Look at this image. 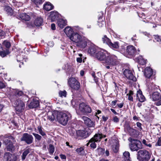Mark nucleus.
Instances as JSON below:
<instances>
[{"mask_svg":"<svg viewBox=\"0 0 161 161\" xmlns=\"http://www.w3.org/2000/svg\"><path fill=\"white\" fill-rule=\"evenodd\" d=\"M95 142L93 140H91V139L89 140V142L90 143V146L91 148L94 149L96 147Z\"/></svg>","mask_w":161,"mask_h":161,"instance_id":"obj_44","label":"nucleus"},{"mask_svg":"<svg viewBox=\"0 0 161 161\" xmlns=\"http://www.w3.org/2000/svg\"><path fill=\"white\" fill-rule=\"evenodd\" d=\"M31 1L37 5L42 3V0H31Z\"/></svg>","mask_w":161,"mask_h":161,"instance_id":"obj_49","label":"nucleus"},{"mask_svg":"<svg viewBox=\"0 0 161 161\" xmlns=\"http://www.w3.org/2000/svg\"><path fill=\"white\" fill-rule=\"evenodd\" d=\"M81 35L77 33H74L69 38L71 40L75 43H77L82 38Z\"/></svg>","mask_w":161,"mask_h":161,"instance_id":"obj_15","label":"nucleus"},{"mask_svg":"<svg viewBox=\"0 0 161 161\" xmlns=\"http://www.w3.org/2000/svg\"><path fill=\"white\" fill-rule=\"evenodd\" d=\"M57 24L61 28H63L67 25V21L63 19H59L58 21Z\"/></svg>","mask_w":161,"mask_h":161,"instance_id":"obj_28","label":"nucleus"},{"mask_svg":"<svg viewBox=\"0 0 161 161\" xmlns=\"http://www.w3.org/2000/svg\"><path fill=\"white\" fill-rule=\"evenodd\" d=\"M37 130L39 133L42 136H45L46 135L45 133L44 132L42 129V127L40 126H39L37 127Z\"/></svg>","mask_w":161,"mask_h":161,"instance_id":"obj_41","label":"nucleus"},{"mask_svg":"<svg viewBox=\"0 0 161 161\" xmlns=\"http://www.w3.org/2000/svg\"><path fill=\"white\" fill-rule=\"evenodd\" d=\"M13 104L17 111L21 112L24 109L25 103L20 99H18L16 100L14 102Z\"/></svg>","mask_w":161,"mask_h":161,"instance_id":"obj_7","label":"nucleus"},{"mask_svg":"<svg viewBox=\"0 0 161 161\" xmlns=\"http://www.w3.org/2000/svg\"><path fill=\"white\" fill-rule=\"evenodd\" d=\"M109 46L114 50L118 49L119 47V43L117 42H115L113 43L111 42Z\"/></svg>","mask_w":161,"mask_h":161,"instance_id":"obj_31","label":"nucleus"},{"mask_svg":"<svg viewBox=\"0 0 161 161\" xmlns=\"http://www.w3.org/2000/svg\"><path fill=\"white\" fill-rule=\"evenodd\" d=\"M102 40L103 43L107 44L108 46L111 42V40L106 35H104L102 38Z\"/></svg>","mask_w":161,"mask_h":161,"instance_id":"obj_36","label":"nucleus"},{"mask_svg":"<svg viewBox=\"0 0 161 161\" xmlns=\"http://www.w3.org/2000/svg\"><path fill=\"white\" fill-rule=\"evenodd\" d=\"M138 63L142 65H144L146 63V60L142 56H139L138 58Z\"/></svg>","mask_w":161,"mask_h":161,"instance_id":"obj_33","label":"nucleus"},{"mask_svg":"<svg viewBox=\"0 0 161 161\" xmlns=\"http://www.w3.org/2000/svg\"><path fill=\"white\" fill-rule=\"evenodd\" d=\"M87 39L85 37H82L77 43L75 44L76 46L81 48H85L87 46Z\"/></svg>","mask_w":161,"mask_h":161,"instance_id":"obj_11","label":"nucleus"},{"mask_svg":"<svg viewBox=\"0 0 161 161\" xmlns=\"http://www.w3.org/2000/svg\"><path fill=\"white\" fill-rule=\"evenodd\" d=\"M126 51L129 54L133 55L136 52V49L133 46H129L127 47Z\"/></svg>","mask_w":161,"mask_h":161,"instance_id":"obj_20","label":"nucleus"},{"mask_svg":"<svg viewBox=\"0 0 161 161\" xmlns=\"http://www.w3.org/2000/svg\"><path fill=\"white\" fill-rule=\"evenodd\" d=\"M110 144L113 151L115 153H117L119 150V147L118 140L116 139H112L110 141Z\"/></svg>","mask_w":161,"mask_h":161,"instance_id":"obj_10","label":"nucleus"},{"mask_svg":"<svg viewBox=\"0 0 161 161\" xmlns=\"http://www.w3.org/2000/svg\"><path fill=\"white\" fill-rule=\"evenodd\" d=\"M103 17H99L98 22V25L100 27H102L104 26L105 24V23L104 22L103 19L102 20H100V19H102Z\"/></svg>","mask_w":161,"mask_h":161,"instance_id":"obj_40","label":"nucleus"},{"mask_svg":"<svg viewBox=\"0 0 161 161\" xmlns=\"http://www.w3.org/2000/svg\"><path fill=\"white\" fill-rule=\"evenodd\" d=\"M39 103L38 100L33 99V100L29 104L28 106L30 108H33L38 107Z\"/></svg>","mask_w":161,"mask_h":161,"instance_id":"obj_24","label":"nucleus"},{"mask_svg":"<svg viewBox=\"0 0 161 161\" xmlns=\"http://www.w3.org/2000/svg\"><path fill=\"white\" fill-rule=\"evenodd\" d=\"M125 130H127L131 135H134L136 132V130L131 128L129 125H127L125 127Z\"/></svg>","mask_w":161,"mask_h":161,"instance_id":"obj_21","label":"nucleus"},{"mask_svg":"<svg viewBox=\"0 0 161 161\" xmlns=\"http://www.w3.org/2000/svg\"><path fill=\"white\" fill-rule=\"evenodd\" d=\"M155 41L161 43V36L156 35L154 36Z\"/></svg>","mask_w":161,"mask_h":161,"instance_id":"obj_51","label":"nucleus"},{"mask_svg":"<svg viewBox=\"0 0 161 161\" xmlns=\"http://www.w3.org/2000/svg\"><path fill=\"white\" fill-rule=\"evenodd\" d=\"M7 53L4 51H0V55L2 57H5Z\"/></svg>","mask_w":161,"mask_h":161,"instance_id":"obj_53","label":"nucleus"},{"mask_svg":"<svg viewBox=\"0 0 161 161\" xmlns=\"http://www.w3.org/2000/svg\"><path fill=\"white\" fill-rule=\"evenodd\" d=\"M131 143L130 144V148L132 151H137L142 148L141 142L139 140L131 139Z\"/></svg>","mask_w":161,"mask_h":161,"instance_id":"obj_5","label":"nucleus"},{"mask_svg":"<svg viewBox=\"0 0 161 161\" xmlns=\"http://www.w3.org/2000/svg\"><path fill=\"white\" fill-rule=\"evenodd\" d=\"M82 119L84 121L85 124L88 127H95V122L92 121L88 118L83 116L82 117Z\"/></svg>","mask_w":161,"mask_h":161,"instance_id":"obj_14","label":"nucleus"},{"mask_svg":"<svg viewBox=\"0 0 161 161\" xmlns=\"http://www.w3.org/2000/svg\"><path fill=\"white\" fill-rule=\"evenodd\" d=\"M124 159L125 161H131L130 154L128 152L125 151L123 153Z\"/></svg>","mask_w":161,"mask_h":161,"instance_id":"obj_32","label":"nucleus"},{"mask_svg":"<svg viewBox=\"0 0 161 161\" xmlns=\"http://www.w3.org/2000/svg\"><path fill=\"white\" fill-rule=\"evenodd\" d=\"M58 94L59 96L61 97H65L66 96L67 92L65 90L60 91Z\"/></svg>","mask_w":161,"mask_h":161,"instance_id":"obj_42","label":"nucleus"},{"mask_svg":"<svg viewBox=\"0 0 161 161\" xmlns=\"http://www.w3.org/2000/svg\"><path fill=\"white\" fill-rule=\"evenodd\" d=\"M4 45L7 48H9L11 46L10 43L9 42L7 41H4L3 43Z\"/></svg>","mask_w":161,"mask_h":161,"instance_id":"obj_50","label":"nucleus"},{"mask_svg":"<svg viewBox=\"0 0 161 161\" xmlns=\"http://www.w3.org/2000/svg\"><path fill=\"white\" fill-rule=\"evenodd\" d=\"M32 134L34 136L36 139L38 141H40L42 139V136L37 134L33 133Z\"/></svg>","mask_w":161,"mask_h":161,"instance_id":"obj_48","label":"nucleus"},{"mask_svg":"<svg viewBox=\"0 0 161 161\" xmlns=\"http://www.w3.org/2000/svg\"><path fill=\"white\" fill-rule=\"evenodd\" d=\"M5 35V32L2 30L0 29V39L2 38Z\"/></svg>","mask_w":161,"mask_h":161,"instance_id":"obj_55","label":"nucleus"},{"mask_svg":"<svg viewBox=\"0 0 161 161\" xmlns=\"http://www.w3.org/2000/svg\"><path fill=\"white\" fill-rule=\"evenodd\" d=\"M153 73L152 69L149 67H147L145 69L144 74L146 77L148 78H150Z\"/></svg>","mask_w":161,"mask_h":161,"instance_id":"obj_18","label":"nucleus"},{"mask_svg":"<svg viewBox=\"0 0 161 161\" xmlns=\"http://www.w3.org/2000/svg\"><path fill=\"white\" fill-rule=\"evenodd\" d=\"M5 87V85L3 83L0 81V89H2L4 88Z\"/></svg>","mask_w":161,"mask_h":161,"instance_id":"obj_59","label":"nucleus"},{"mask_svg":"<svg viewBox=\"0 0 161 161\" xmlns=\"http://www.w3.org/2000/svg\"><path fill=\"white\" fill-rule=\"evenodd\" d=\"M53 8V6L50 2H47L43 6V8L47 11H49L52 9Z\"/></svg>","mask_w":161,"mask_h":161,"instance_id":"obj_29","label":"nucleus"},{"mask_svg":"<svg viewBox=\"0 0 161 161\" xmlns=\"http://www.w3.org/2000/svg\"><path fill=\"white\" fill-rule=\"evenodd\" d=\"M42 22L43 20L42 18L39 17L36 19L35 24L36 26H40L42 25Z\"/></svg>","mask_w":161,"mask_h":161,"instance_id":"obj_35","label":"nucleus"},{"mask_svg":"<svg viewBox=\"0 0 161 161\" xmlns=\"http://www.w3.org/2000/svg\"><path fill=\"white\" fill-rule=\"evenodd\" d=\"M14 157H17V156L14 155H12L9 153H6L4 155V159L6 161H9V160H12V158Z\"/></svg>","mask_w":161,"mask_h":161,"instance_id":"obj_23","label":"nucleus"},{"mask_svg":"<svg viewBox=\"0 0 161 161\" xmlns=\"http://www.w3.org/2000/svg\"><path fill=\"white\" fill-rule=\"evenodd\" d=\"M33 138L32 135H29L27 133H24L22 137L21 138V141L25 142L27 144H29L32 142Z\"/></svg>","mask_w":161,"mask_h":161,"instance_id":"obj_9","label":"nucleus"},{"mask_svg":"<svg viewBox=\"0 0 161 161\" xmlns=\"http://www.w3.org/2000/svg\"><path fill=\"white\" fill-rule=\"evenodd\" d=\"M7 14L10 15H12L13 14V10L9 6H6L4 8Z\"/></svg>","mask_w":161,"mask_h":161,"instance_id":"obj_37","label":"nucleus"},{"mask_svg":"<svg viewBox=\"0 0 161 161\" xmlns=\"http://www.w3.org/2000/svg\"><path fill=\"white\" fill-rule=\"evenodd\" d=\"M19 17L21 19L25 21H28L30 19L29 16L25 13L19 14Z\"/></svg>","mask_w":161,"mask_h":161,"instance_id":"obj_30","label":"nucleus"},{"mask_svg":"<svg viewBox=\"0 0 161 161\" xmlns=\"http://www.w3.org/2000/svg\"><path fill=\"white\" fill-rule=\"evenodd\" d=\"M101 113V111L100 110H98L97 111V112H96L95 113V116H97V117L98 118V119H99V117H98L97 116V115L100 114Z\"/></svg>","mask_w":161,"mask_h":161,"instance_id":"obj_60","label":"nucleus"},{"mask_svg":"<svg viewBox=\"0 0 161 161\" xmlns=\"http://www.w3.org/2000/svg\"><path fill=\"white\" fill-rule=\"evenodd\" d=\"M136 97L139 99V101L141 102H143L145 101V98L142 94V92L140 90L137 91Z\"/></svg>","mask_w":161,"mask_h":161,"instance_id":"obj_26","label":"nucleus"},{"mask_svg":"<svg viewBox=\"0 0 161 161\" xmlns=\"http://www.w3.org/2000/svg\"><path fill=\"white\" fill-rule=\"evenodd\" d=\"M155 103L156 105L157 106H160L161 105V100Z\"/></svg>","mask_w":161,"mask_h":161,"instance_id":"obj_64","label":"nucleus"},{"mask_svg":"<svg viewBox=\"0 0 161 161\" xmlns=\"http://www.w3.org/2000/svg\"><path fill=\"white\" fill-rule=\"evenodd\" d=\"M107 53L108 52L106 51H97L94 57L96 58L98 60L104 61L105 58L106 57V55Z\"/></svg>","mask_w":161,"mask_h":161,"instance_id":"obj_12","label":"nucleus"},{"mask_svg":"<svg viewBox=\"0 0 161 161\" xmlns=\"http://www.w3.org/2000/svg\"><path fill=\"white\" fill-rule=\"evenodd\" d=\"M76 151L80 155H83L84 154V148L83 147H80L77 148Z\"/></svg>","mask_w":161,"mask_h":161,"instance_id":"obj_39","label":"nucleus"},{"mask_svg":"<svg viewBox=\"0 0 161 161\" xmlns=\"http://www.w3.org/2000/svg\"><path fill=\"white\" fill-rule=\"evenodd\" d=\"M97 51L98 50H97L96 47L93 46H91L89 48L88 52L91 55L95 56Z\"/></svg>","mask_w":161,"mask_h":161,"instance_id":"obj_25","label":"nucleus"},{"mask_svg":"<svg viewBox=\"0 0 161 161\" xmlns=\"http://www.w3.org/2000/svg\"><path fill=\"white\" fill-rule=\"evenodd\" d=\"M79 108L80 111L83 114L90 113L92 111L91 108L84 103L80 104Z\"/></svg>","mask_w":161,"mask_h":161,"instance_id":"obj_8","label":"nucleus"},{"mask_svg":"<svg viewBox=\"0 0 161 161\" xmlns=\"http://www.w3.org/2000/svg\"><path fill=\"white\" fill-rule=\"evenodd\" d=\"M77 61L78 62H79V63H81L82 61V58L80 57L77 58Z\"/></svg>","mask_w":161,"mask_h":161,"instance_id":"obj_61","label":"nucleus"},{"mask_svg":"<svg viewBox=\"0 0 161 161\" xmlns=\"http://www.w3.org/2000/svg\"><path fill=\"white\" fill-rule=\"evenodd\" d=\"M161 96L160 93L156 92H153L152 95V97L153 101L159 100L161 98Z\"/></svg>","mask_w":161,"mask_h":161,"instance_id":"obj_27","label":"nucleus"},{"mask_svg":"<svg viewBox=\"0 0 161 161\" xmlns=\"http://www.w3.org/2000/svg\"><path fill=\"white\" fill-rule=\"evenodd\" d=\"M69 86L75 90H78L80 87V84L78 81L74 78H70L68 81Z\"/></svg>","mask_w":161,"mask_h":161,"instance_id":"obj_6","label":"nucleus"},{"mask_svg":"<svg viewBox=\"0 0 161 161\" xmlns=\"http://www.w3.org/2000/svg\"><path fill=\"white\" fill-rule=\"evenodd\" d=\"M136 125L138 128V129L139 130L141 131L142 130V124L140 122H137L136 123Z\"/></svg>","mask_w":161,"mask_h":161,"instance_id":"obj_52","label":"nucleus"},{"mask_svg":"<svg viewBox=\"0 0 161 161\" xmlns=\"http://www.w3.org/2000/svg\"><path fill=\"white\" fill-rule=\"evenodd\" d=\"M133 94V92L131 91H129V93L128 94H127V95H128V100L131 101H133V98L132 97V96Z\"/></svg>","mask_w":161,"mask_h":161,"instance_id":"obj_46","label":"nucleus"},{"mask_svg":"<svg viewBox=\"0 0 161 161\" xmlns=\"http://www.w3.org/2000/svg\"><path fill=\"white\" fill-rule=\"evenodd\" d=\"M16 94L18 96H21L23 94V92L21 91H17L16 92Z\"/></svg>","mask_w":161,"mask_h":161,"instance_id":"obj_58","label":"nucleus"},{"mask_svg":"<svg viewBox=\"0 0 161 161\" xmlns=\"http://www.w3.org/2000/svg\"><path fill=\"white\" fill-rule=\"evenodd\" d=\"M49 151L50 154H53L54 151V147L52 144L49 145Z\"/></svg>","mask_w":161,"mask_h":161,"instance_id":"obj_45","label":"nucleus"},{"mask_svg":"<svg viewBox=\"0 0 161 161\" xmlns=\"http://www.w3.org/2000/svg\"><path fill=\"white\" fill-rule=\"evenodd\" d=\"M98 152L99 155H102L105 153V150L104 148H99L98 149Z\"/></svg>","mask_w":161,"mask_h":161,"instance_id":"obj_47","label":"nucleus"},{"mask_svg":"<svg viewBox=\"0 0 161 161\" xmlns=\"http://www.w3.org/2000/svg\"><path fill=\"white\" fill-rule=\"evenodd\" d=\"M30 151L29 149L26 150L23 153L22 156V159L24 160L26 158V156L29 153Z\"/></svg>","mask_w":161,"mask_h":161,"instance_id":"obj_43","label":"nucleus"},{"mask_svg":"<svg viewBox=\"0 0 161 161\" xmlns=\"http://www.w3.org/2000/svg\"><path fill=\"white\" fill-rule=\"evenodd\" d=\"M102 118L103 120L104 121H106L108 119V118L107 116H103Z\"/></svg>","mask_w":161,"mask_h":161,"instance_id":"obj_63","label":"nucleus"},{"mask_svg":"<svg viewBox=\"0 0 161 161\" xmlns=\"http://www.w3.org/2000/svg\"><path fill=\"white\" fill-rule=\"evenodd\" d=\"M113 121L114 122L118 123L119 121V119L116 116H115L113 118Z\"/></svg>","mask_w":161,"mask_h":161,"instance_id":"obj_57","label":"nucleus"},{"mask_svg":"<svg viewBox=\"0 0 161 161\" xmlns=\"http://www.w3.org/2000/svg\"><path fill=\"white\" fill-rule=\"evenodd\" d=\"M57 112L53 113L51 112L48 113L47 119L51 121H53L56 118L57 119Z\"/></svg>","mask_w":161,"mask_h":161,"instance_id":"obj_19","label":"nucleus"},{"mask_svg":"<svg viewBox=\"0 0 161 161\" xmlns=\"http://www.w3.org/2000/svg\"><path fill=\"white\" fill-rule=\"evenodd\" d=\"M59 14L57 12L52 11L49 16V19L51 22H53L56 20L58 17Z\"/></svg>","mask_w":161,"mask_h":161,"instance_id":"obj_16","label":"nucleus"},{"mask_svg":"<svg viewBox=\"0 0 161 161\" xmlns=\"http://www.w3.org/2000/svg\"><path fill=\"white\" fill-rule=\"evenodd\" d=\"M142 143L144 145L149 147H151L152 146V145L150 143L147 144V142L146 140L144 139L142 140Z\"/></svg>","mask_w":161,"mask_h":161,"instance_id":"obj_54","label":"nucleus"},{"mask_svg":"<svg viewBox=\"0 0 161 161\" xmlns=\"http://www.w3.org/2000/svg\"><path fill=\"white\" fill-rule=\"evenodd\" d=\"M106 137L105 135H103L102 134H96L91 138V140H93L95 142H100L102 138Z\"/></svg>","mask_w":161,"mask_h":161,"instance_id":"obj_17","label":"nucleus"},{"mask_svg":"<svg viewBox=\"0 0 161 161\" xmlns=\"http://www.w3.org/2000/svg\"><path fill=\"white\" fill-rule=\"evenodd\" d=\"M51 28L53 30H55L56 29V27L55 24H52L51 25Z\"/></svg>","mask_w":161,"mask_h":161,"instance_id":"obj_62","label":"nucleus"},{"mask_svg":"<svg viewBox=\"0 0 161 161\" xmlns=\"http://www.w3.org/2000/svg\"><path fill=\"white\" fill-rule=\"evenodd\" d=\"M151 155L148 151L142 150L138 152L137 158L140 161H148Z\"/></svg>","mask_w":161,"mask_h":161,"instance_id":"obj_2","label":"nucleus"},{"mask_svg":"<svg viewBox=\"0 0 161 161\" xmlns=\"http://www.w3.org/2000/svg\"><path fill=\"white\" fill-rule=\"evenodd\" d=\"M117 59V58L116 56L114 55L110 54L108 52L103 62L106 64L107 65L112 66L116 64Z\"/></svg>","mask_w":161,"mask_h":161,"instance_id":"obj_3","label":"nucleus"},{"mask_svg":"<svg viewBox=\"0 0 161 161\" xmlns=\"http://www.w3.org/2000/svg\"><path fill=\"white\" fill-rule=\"evenodd\" d=\"M64 32L66 35L69 38L73 34L72 29L69 26H67L64 29Z\"/></svg>","mask_w":161,"mask_h":161,"instance_id":"obj_22","label":"nucleus"},{"mask_svg":"<svg viewBox=\"0 0 161 161\" xmlns=\"http://www.w3.org/2000/svg\"><path fill=\"white\" fill-rule=\"evenodd\" d=\"M156 146H161V137L158 138L157 142L156 144Z\"/></svg>","mask_w":161,"mask_h":161,"instance_id":"obj_56","label":"nucleus"},{"mask_svg":"<svg viewBox=\"0 0 161 161\" xmlns=\"http://www.w3.org/2000/svg\"><path fill=\"white\" fill-rule=\"evenodd\" d=\"M85 133V131L83 130H79L76 131V135L77 137L78 136L84 137L86 135Z\"/></svg>","mask_w":161,"mask_h":161,"instance_id":"obj_34","label":"nucleus"},{"mask_svg":"<svg viewBox=\"0 0 161 161\" xmlns=\"http://www.w3.org/2000/svg\"><path fill=\"white\" fill-rule=\"evenodd\" d=\"M124 74L127 78L134 81L136 80V78L130 70L127 69H125L124 71Z\"/></svg>","mask_w":161,"mask_h":161,"instance_id":"obj_13","label":"nucleus"},{"mask_svg":"<svg viewBox=\"0 0 161 161\" xmlns=\"http://www.w3.org/2000/svg\"><path fill=\"white\" fill-rule=\"evenodd\" d=\"M11 140L13 141L14 140V138L11 136L5 138L4 140V142L7 145L6 149L8 151H12L15 149L14 146L11 142Z\"/></svg>","mask_w":161,"mask_h":161,"instance_id":"obj_4","label":"nucleus"},{"mask_svg":"<svg viewBox=\"0 0 161 161\" xmlns=\"http://www.w3.org/2000/svg\"><path fill=\"white\" fill-rule=\"evenodd\" d=\"M56 115L57 121L63 125H66L71 118V115L69 114H66L61 112H57Z\"/></svg>","mask_w":161,"mask_h":161,"instance_id":"obj_1","label":"nucleus"},{"mask_svg":"<svg viewBox=\"0 0 161 161\" xmlns=\"http://www.w3.org/2000/svg\"><path fill=\"white\" fill-rule=\"evenodd\" d=\"M71 130L69 131V134L72 136L74 137L75 138H77L76 135V131L74 129H72L70 128V129Z\"/></svg>","mask_w":161,"mask_h":161,"instance_id":"obj_38","label":"nucleus"}]
</instances>
